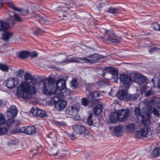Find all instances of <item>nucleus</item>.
<instances>
[{"instance_id": "f257e3e1", "label": "nucleus", "mask_w": 160, "mask_h": 160, "mask_svg": "<svg viewBox=\"0 0 160 160\" xmlns=\"http://www.w3.org/2000/svg\"><path fill=\"white\" fill-rule=\"evenodd\" d=\"M38 82V79L33 76L31 79L32 85L28 82H22L17 88V95L19 98H29L31 95L36 93L37 89L35 86Z\"/></svg>"}, {"instance_id": "f03ea898", "label": "nucleus", "mask_w": 160, "mask_h": 160, "mask_svg": "<svg viewBox=\"0 0 160 160\" xmlns=\"http://www.w3.org/2000/svg\"><path fill=\"white\" fill-rule=\"evenodd\" d=\"M151 124L150 116L147 114L145 116H142V125L140 129L137 131L135 137L139 138L140 136L149 138V133L151 131L149 125Z\"/></svg>"}, {"instance_id": "7ed1b4c3", "label": "nucleus", "mask_w": 160, "mask_h": 160, "mask_svg": "<svg viewBox=\"0 0 160 160\" xmlns=\"http://www.w3.org/2000/svg\"><path fill=\"white\" fill-rule=\"evenodd\" d=\"M57 88L53 92L58 95L59 97H64L69 95L70 92L69 89L66 88L65 81L61 79L58 80L56 83Z\"/></svg>"}, {"instance_id": "20e7f679", "label": "nucleus", "mask_w": 160, "mask_h": 160, "mask_svg": "<svg viewBox=\"0 0 160 160\" xmlns=\"http://www.w3.org/2000/svg\"><path fill=\"white\" fill-rule=\"evenodd\" d=\"M43 83L42 91L43 93L46 95H51L52 92L51 91L52 88L53 84L54 82V79L52 78L46 79L45 80H42L40 81L39 83Z\"/></svg>"}, {"instance_id": "39448f33", "label": "nucleus", "mask_w": 160, "mask_h": 160, "mask_svg": "<svg viewBox=\"0 0 160 160\" xmlns=\"http://www.w3.org/2000/svg\"><path fill=\"white\" fill-rule=\"evenodd\" d=\"M103 58L104 57L96 53L94 54L90 55L86 57L78 58V60H80V61H83L84 62L92 63L96 62L98 60Z\"/></svg>"}, {"instance_id": "423d86ee", "label": "nucleus", "mask_w": 160, "mask_h": 160, "mask_svg": "<svg viewBox=\"0 0 160 160\" xmlns=\"http://www.w3.org/2000/svg\"><path fill=\"white\" fill-rule=\"evenodd\" d=\"M129 115V111L128 109H122L117 113V118L120 121L126 120Z\"/></svg>"}, {"instance_id": "0eeeda50", "label": "nucleus", "mask_w": 160, "mask_h": 160, "mask_svg": "<svg viewBox=\"0 0 160 160\" xmlns=\"http://www.w3.org/2000/svg\"><path fill=\"white\" fill-rule=\"evenodd\" d=\"M58 59L60 63H79L80 60L78 58H68L65 54H62L58 57Z\"/></svg>"}, {"instance_id": "6e6552de", "label": "nucleus", "mask_w": 160, "mask_h": 160, "mask_svg": "<svg viewBox=\"0 0 160 160\" xmlns=\"http://www.w3.org/2000/svg\"><path fill=\"white\" fill-rule=\"evenodd\" d=\"M120 80L121 83L126 85L127 89L129 87V84L133 81L131 77L126 74H121L120 76Z\"/></svg>"}, {"instance_id": "1a4fd4ad", "label": "nucleus", "mask_w": 160, "mask_h": 160, "mask_svg": "<svg viewBox=\"0 0 160 160\" xmlns=\"http://www.w3.org/2000/svg\"><path fill=\"white\" fill-rule=\"evenodd\" d=\"M51 148L50 152L51 154L53 155H56L60 154H62V156H65L67 154V151L65 150L63 148H61L60 150L58 151V149L56 145H52L50 146Z\"/></svg>"}, {"instance_id": "9d476101", "label": "nucleus", "mask_w": 160, "mask_h": 160, "mask_svg": "<svg viewBox=\"0 0 160 160\" xmlns=\"http://www.w3.org/2000/svg\"><path fill=\"white\" fill-rule=\"evenodd\" d=\"M73 132L76 133L78 136L81 134H87L88 131L82 126L80 125L74 124L72 126Z\"/></svg>"}, {"instance_id": "9b49d317", "label": "nucleus", "mask_w": 160, "mask_h": 160, "mask_svg": "<svg viewBox=\"0 0 160 160\" xmlns=\"http://www.w3.org/2000/svg\"><path fill=\"white\" fill-rule=\"evenodd\" d=\"M113 34L112 32H111L109 31L106 30L105 31L104 37H100L102 39L104 38L106 41H110L115 43H119L120 41L118 40L113 38L112 36Z\"/></svg>"}, {"instance_id": "f8f14e48", "label": "nucleus", "mask_w": 160, "mask_h": 160, "mask_svg": "<svg viewBox=\"0 0 160 160\" xmlns=\"http://www.w3.org/2000/svg\"><path fill=\"white\" fill-rule=\"evenodd\" d=\"M19 82V80L17 78L9 77L5 81V83L8 88L12 89L16 87Z\"/></svg>"}, {"instance_id": "ddd939ff", "label": "nucleus", "mask_w": 160, "mask_h": 160, "mask_svg": "<svg viewBox=\"0 0 160 160\" xmlns=\"http://www.w3.org/2000/svg\"><path fill=\"white\" fill-rule=\"evenodd\" d=\"M56 98H53V101L55 103V109L57 111H61L63 110L66 107L67 102L63 100H59L58 98H56L58 99V101L55 99Z\"/></svg>"}, {"instance_id": "4468645a", "label": "nucleus", "mask_w": 160, "mask_h": 160, "mask_svg": "<svg viewBox=\"0 0 160 160\" xmlns=\"http://www.w3.org/2000/svg\"><path fill=\"white\" fill-rule=\"evenodd\" d=\"M33 115L36 117H43L46 116L45 111L42 109H38L37 108H32L31 111Z\"/></svg>"}, {"instance_id": "2eb2a0df", "label": "nucleus", "mask_w": 160, "mask_h": 160, "mask_svg": "<svg viewBox=\"0 0 160 160\" xmlns=\"http://www.w3.org/2000/svg\"><path fill=\"white\" fill-rule=\"evenodd\" d=\"M13 13V15H10L8 18V21L11 24H14L16 21L19 22H21L22 21V19L18 14L16 13Z\"/></svg>"}, {"instance_id": "dca6fc26", "label": "nucleus", "mask_w": 160, "mask_h": 160, "mask_svg": "<svg viewBox=\"0 0 160 160\" xmlns=\"http://www.w3.org/2000/svg\"><path fill=\"white\" fill-rule=\"evenodd\" d=\"M78 109L76 107L71 106L67 108L65 112L68 115L74 116L78 113Z\"/></svg>"}, {"instance_id": "f3484780", "label": "nucleus", "mask_w": 160, "mask_h": 160, "mask_svg": "<svg viewBox=\"0 0 160 160\" xmlns=\"http://www.w3.org/2000/svg\"><path fill=\"white\" fill-rule=\"evenodd\" d=\"M17 110L15 106H12L7 111V116L10 118H13L17 115Z\"/></svg>"}, {"instance_id": "a211bd4d", "label": "nucleus", "mask_w": 160, "mask_h": 160, "mask_svg": "<svg viewBox=\"0 0 160 160\" xmlns=\"http://www.w3.org/2000/svg\"><path fill=\"white\" fill-rule=\"evenodd\" d=\"M128 95L127 92L126 90H122L118 92L117 96L120 100L126 101Z\"/></svg>"}, {"instance_id": "6ab92c4d", "label": "nucleus", "mask_w": 160, "mask_h": 160, "mask_svg": "<svg viewBox=\"0 0 160 160\" xmlns=\"http://www.w3.org/2000/svg\"><path fill=\"white\" fill-rule=\"evenodd\" d=\"M100 93L97 91L92 92L90 93L89 96V98H91L93 102L94 101H96L98 102V100L96 99L95 98L100 96Z\"/></svg>"}, {"instance_id": "aec40b11", "label": "nucleus", "mask_w": 160, "mask_h": 160, "mask_svg": "<svg viewBox=\"0 0 160 160\" xmlns=\"http://www.w3.org/2000/svg\"><path fill=\"white\" fill-rule=\"evenodd\" d=\"M94 103L91 98H89V97L87 99L85 98L82 99V104L84 106H91V105H94Z\"/></svg>"}, {"instance_id": "412c9836", "label": "nucleus", "mask_w": 160, "mask_h": 160, "mask_svg": "<svg viewBox=\"0 0 160 160\" xmlns=\"http://www.w3.org/2000/svg\"><path fill=\"white\" fill-rule=\"evenodd\" d=\"M9 28L8 23L0 20V31H4L8 30Z\"/></svg>"}, {"instance_id": "4be33fe9", "label": "nucleus", "mask_w": 160, "mask_h": 160, "mask_svg": "<svg viewBox=\"0 0 160 160\" xmlns=\"http://www.w3.org/2000/svg\"><path fill=\"white\" fill-rule=\"evenodd\" d=\"M102 105L99 104L94 107L93 108V110L94 114L96 115H98L102 112Z\"/></svg>"}, {"instance_id": "5701e85b", "label": "nucleus", "mask_w": 160, "mask_h": 160, "mask_svg": "<svg viewBox=\"0 0 160 160\" xmlns=\"http://www.w3.org/2000/svg\"><path fill=\"white\" fill-rule=\"evenodd\" d=\"M104 70L106 71L110 72L112 76L118 74L117 70L114 68L106 67L105 68Z\"/></svg>"}, {"instance_id": "b1692460", "label": "nucleus", "mask_w": 160, "mask_h": 160, "mask_svg": "<svg viewBox=\"0 0 160 160\" xmlns=\"http://www.w3.org/2000/svg\"><path fill=\"white\" fill-rule=\"evenodd\" d=\"M29 52L26 51H22L19 53L18 57L22 59H24L29 57Z\"/></svg>"}, {"instance_id": "393cba45", "label": "nucleus", "mask_w": 160, "mask_h": 160, "mask_svg": "<svg viewBox=\"0 0 160 160\" xmlns=\"http://www.w3.org/2000/svg\"><path fill=\"white\" fill-rule=\"evenodd\" d=\"M13 33L9 32H4L2 34V38L4 40H8L12 36Z\"/></svg>"}, {"instance_id": "a878e982", "label": "nucleus", "mask_w": 160, "mask_h": 160, "mask_svg": "<svg viewBox=\"0 0 160 160\" xmlns=\"http://www.w3.org/2000/svg\"><path fill=\"white\" fill-rule=\"evenodd\" d=\"M26 134L31 135L35 134L36 132V129L34 127H27Z\"/></svg>"}, {"instance_id": "bb28decb", "label": "nucleus", "mask_w": 160, "mask_h": 160, "mask_svg": "<svg viewBox=\"0 0 160 160\" xmlns=\"http://www.w3.org/2000/svg\"><path fill=\"white\" fill-rule=\"evenodd\" d=\"M12 70V69L6 64H0V70L3 72H8L9 70Z\"/></svg>"}, {"instance_id": "cd10ccee", "label": "nucleus", "mask_w": 160, "mask_h": 160, "mask_svg": "<svg viewBox=\"0 0 160 160\" xmlns=\"http://www.w3.org/2000/svg\"><path fill=\"white\" fill-rule=\"evenodd\" d=\"M59 17L62 19L66 20L68 13L64 10H60L59 12Z\"/></svg>"}, {"instance_id": "c85d7f7f", "label": "nucleus", "mask_w": 160, "mask_h": 160, "mask_svg": "<svg viewBox=\"0 0 160 160\" xmlns=\"http://www.w3.org/2000/svg\"><path fill=\"white\" fill-rule=\"evenodd\" d=\"M120 10L117 8H114L111 7L109 8L107 11L110 13L116 15L117 13H119Z\"/></svg>"}, {"instance_id": "c756f323", "label": "nucleus", "mask_w": 160, "mask_h": 160, "mask_svg": "<svg viewBox=\"0 0 160 160\" xmlns=\"http://www.w3.org/2000/svg\"><path fill=\"white\" fill-rule=\"evenodd\" d=\"M122 128L121 125H119L114 128L113 129V132L117 136H119L121 132Z\"/></svg>"}, {"instance_id": "7c9ffc66", "label": "nucleus", "mask_w": 160, "mask_h": 160, "mask_svg": "<svg viewBox=\"0 0 160 160\" xmlns=\"http://www.w3.org/2000/svg\"><path fill=\"white\" fill-rule=\"evenodd\" d=\"M152 155L154 157H157L160 155V148H156L152 153Z\"/></svg>"}, {"instance_id": "2f4dec72", "label": "nucleus", "mask_w": 160, "mask_h": 160, "mask_svg": "<svg viewBox=\"0 0 160 160\" xmlns=\"http://www.w3.org/2000/svg\"><path fill=\"white\" fill-rule=\"evenodd\" d=\"M138 97V95L137 94H128L126 101L135 100Z\"/></svg>"}, {"instance_id": "473e14b6", "label": "nucleus", "mask_w": 160, "mask_h": 160, "mask_svg": "<svg viewBox=\"0 0 160 160\" xmlns=\"http://www.w3.org/2000/svg\"><path fill=\"white\" fill-rule=\"evenodd\" d=\"M8 131V129L6 127H0V136L6 134Z\"/></svg>"}, {"instance_id": "72a5a7b5", "label": "nucleus", "mask_w": 160, "mask_h": 160, "mask_svg": "<svg viewBox=\"0 0 160 160\" xmlns=\"http://www.w3.org/2000/svg\"><path fill=\"white\" fill-rule=\"evenodd\" d=\"M5 123L7 126L10 127L12 126L15 122L12 118H9L6 122H5Z\"/></svg>"}, {"instance_id": "f704fd0d", "label": "nucleus", "mask_w": 160, "mask_h": 160, "mask_svg": "<svg viewBox=\"0 0 160 160\" xmlns=\"http://www.w3.org/2000/svg\"><path fill=\"white\" fill-rule=\"evenodd\" d=\"M92 115L91 113H89L87 119V123L90 125H92L93 123V121L92 120Z\"/></svg>"}, {"instance_id": "c9c22d12", "label": "nucleus", "mask_w": 160, "mask_h": 160, "mask_svg": "<svg viewBox=\"0 0 160 160\" xmlns=\"http://www.w3.org/2000/svg\"><path fill=\"white\" fill-rule=\"evenodd\" d=\"M153 113L156 115L157 117H159L160 116V108L158 107H157L155 108L153 111Z\"/></svg>"}, {"instance_id": "e433bc0d", "label": "nucleus", "mask_w": 160, "mask_h": 160, "mask_svg": "<svg viewBox=\"0 0 160 160\" xmlns=\"http://www.w3.org/2000/svg\"><path fill=\"white\" fill-rule=\"evenodd\" d=\"M17 12H21L22 14L24 15H28L29 13V11L28 9H22L21 8H18Z\"/></svg>"}, {"instance_id": "4c0bfd02", "label": "nucleus", "mask_w": 160, "mask_h": 160, "mask_svg": "<svg viewBox=\"0 0 160 160\" xmlns=\"http://www.w3.org/2000/svg\"><path fill=\"white\" fill-rule=\"evenodd\" d=\"M134 112H135V115L137 116H141L142 117V116H145L147 115H141V113L140 112V110L139 108H136L134 110Z\"/></svg>"}, {"instance_id": "58836bf2", "label": "nucleus", "mask_w": 160, "mask_h": 160, "mask_svg": "<svg viewBox=\"0 0 160 160\" xmlns=\"http://www.w3.org/2000/svg\"><path fill=\"white\" fill-rule=\"evenodd\" d=\"M68 136L70 138L71 140H74L78 137V136L76 133L73 132V133L72 134H68Z\"/></svg>"}, {"instance_id": "ea45409f", "label": "nucleus", "mask_w": 160, "mask_h": 160, "mask_svg": "<svg viewBox=\"0 0 160 160\" xmlns=\"http://www.w3.org/2000/svg\"><path fill=\"white\" fill-rule=\"evenodd\" d=\"M8 6L12 9L15 11H17L18 8H16L15 7L14 4L12 2H9L7 3Z\"/></svg>"}, {"instance_id": "a19ab883", "label": "nucleus", "mask_w": 160, "mask_h": 160, "mask_svg": "<svg viewBox=\"0 0 160 160\" xmlns=\"http://www.w3.org/2000/svg\"><path fill=\"white\" fill-rule=\"evenodd\" d=\"M152 27L155 30L160 31V25L158 23L154 22L153 23Z\"/></svg>"}, {"instance_id": "79ce46f5", "label": "nucleus", "mask_w": 160, "mask_h": 160, "mask_svg": "<svg viewBox=\"0 0 160 160\" xmlns=\"http://www.w3.org/2000/svg\"><path fill=\"white\" fill-rule=\"evenodd\" d=\"M5 117L2 113H0V124H2L5 122Z\"/></svg>"}, {"instance_id": "37998d69", "label": "nucleus", "mask_w": 160, "mask_h": 160, "mask_svg": "<svg viewBox=\"0 0 160 160\" xmlns=\"http://www.w3.org/2000/svg\"><path fill=\"white\" fill-rule=\"evenodd\" d=\"M32 77L30 73L27 72L24 75L25 80L26 81L31 80Z\"/></svg>"}, {"instance_id": "c03bdc74", "label": "nucleus", "mask_w": 160, "mask_h": 160, "mask_svg": "<svg viewBox=\"0 0 160 160\" xmlns=\"http://www.w3.org/2000/svg\"><path fill=\"white\" fill-rule=\"evenodd\" d=\"M117 113L114 112L112 113L110 116V119L112 120H115L117 118Z\"/></svg>"}, {"instance_id": "a18cd8bd", "label": "nucleus", "mask_w": 160, "mask_h": 160, "mask_svg": "<svg viewBox=\"0 0 160 160\" xmlns=\"http://www.w3.org/2000/svg\"><path fill=\"white\" fill-rule=\"evenodd\" d=\"M34 17L39 22L42 20V17L39 14H35L34 15Z\"/></svg>"}, {"instance_id": "49530a36", "label": "nucleus", "mask_w": 160, "mask_h": 160, "mask_svg": "<svg viewBox=\"0 0 160 160\" xmlns=\"http://www.w3.org/2000/svg\"><path fill=\"white\" fill-rule=\"evenodd\" d=\"M29 56L32 58H36L38 56V54L36 52H29Z\"/></svg>"}, {"instance_id": "de8ad7c7", "label": "nucleus", "mask_w": 160, "mask_h": 160, "mask_svg": "<svg viewBox=\"0 0 160 160\" xmlns=\"http://www.w3.org/2000/svg\"><path fill=\"white\" fill-rule=\"evenodd\" d=\"M126 128L130 130V131H132L135 128V125L133 124H131L126 126Z\"/></svg>"}, {"instance_id": "09e8293b", "label": "nucleus", "mask_w": 160, "mask_h": 160, "mask_svg": "<svg viewBox=\"0 0 160 160\" xmlns=\"http://www.w3.org/2000/svg\"><path fill=\"white\" fill-rule=\"evenodd\" d=\"M43 32V31L42 30L40 29H38L35 32L34 34L36 36H38L41 34Z\"/></svg>"}, {"instance_id": "8fccbe9b", "label": "nucleus", "mask_w": 160, "mask_h": 160, "mask_svg": "<svg viewBox=\"0 0 160 160\" xmlns=\"http://www.w3.org/2000/svg\"><path fill=\"white\" fill-rule=\"evenodd\" d=\"M145 83L148 84L146 79H145V80L142 82L140 84L141 88H143L144 89H146L147 88V86L144 85Z\"/></svg>"}, {"instance_id": "3c124183", "label": "nucleus", "mask_w": 160, "mask_h": 160, "mask_svg": "<svg viewBox=\"0 0 160 160\" xmlns=\"http://www.w3.org/2000/svg\"><path fill=\"white\" fill-rule=\"evenodd\" d=\"M77 83L76 80H74L72 81L71 82V86L75 88L76 87Z\"/></svg>"}, {"instance_id": "603ef678", "label": "nucleus", "mask_w": 160, "mask_h": 160, "mask_svg": "<svg viewBox=\"0 0 160 160\" xmlns=\"http://www.w3.org/2000/svg\"><path fill=\"white\" fill-rule=\"evenodd\" d=\"M27 127H22V128H20L19 129V131L20 132L25 133L26 134V132H27Z\"/></svg>"}, {"instance_id": "864d4df0", "label": "nucleus", "mask_w": 160, "mask_h": 160, "mask_svg": "<svg viewBox=\"0 0 160 160\" xmlns=\"http://www.w3.org/2000/svg\"><path fill=\"white\" fill-rule=\"evenodd\" d=\"M159 49L155 47L152 48L149 50V52L151 53H152L153 52L158 51Z\"/></svg>"}, {"instance_id": "5fc2aeb1", "label": "nucleus", "mask_w": 160, "mask_h": 160, "mask_svg": "<svg viewBox=\"0 0 160 160\" xmlns=\"http://www.w3.org/2000/svg\"><path fill=\"white\" fill-rule=\"evenodd\" d=\"M112 78L114 79V82H117L118 80V74L115 75L113 76Z\"/></svg>"}, {"instance_id": "6e6d98bb", "label": "nucleus", "mask_w": 160, "mask_h": 160, "mask_svg": "<svg viewBox=\"0 0 160 160\" xmlns=\"http://www.w3.org/2000/svg\"><path fill=\"white\" fill-rule=\"evenodd\" d=\"M9 142L11 144H16L19 142L18 140L17 139L9 141Z\"/></svg>"}, {"instance_id": "4d7b16f0", "label": "nucleus", "mask_w": 160, "mask_h": 160, "mask_svg": "<svg viewBox=\"0 0 160 160\" xmlns=\"http://www.w3.org/2000/svg\"><path fill=\"white\" fill-rule=\"evenodd\" d=\"M55 124L57 126H63L64 124V123L62 122L56 121L55 122Z\"/></svg>"}, {"instance_id": "13d9d810", "label": "nucleus", "mask_w": 160, "mask_h": 160, "mask_svg": "<svg viewBox=\"0 0 160 160\" xmlns=\"http://www.w3.org/2000/svg\"><path fill=\"white\" fill-rule=\"evenodd\" d=\"M4 3L3 0H0V7H1Z\"/></svg>"}, {"instance_id": "bf43d9fd", "label": "nucleus", "mask_w": 160, "mask_h": 160, "mask_svg": "<svg viewBox=\"0 0 160 160\" xmlns=\"http://www.w3.org/2000/svg\"><path fill=\"white\" fill-rule=\"evenodd\" d=\"M150 94V93L149 91L148 92L146 93V96H149Z\"/></svg>"}, {"instance_id": "052dcab7", "label": "nucleus", "mask_w": 160, "mask_h": 160, "mask_svg": "<svg viewBox=\"0 0 160 160\" xmlns=\"http://www.w3.org/2000/svg\"><path fill=\"white\" fill-rule=\"evenodd\" d=\"M23 72V71L22 70H20L19 71V72H18V74H21Z\"/></svg>"}, {"instance_id": "680f3d73", "label": "nucleus", "mask_w": 160, "mask_h": 160, "mask_svg": "<svg viewBox=\"0 0 160 160\" xmlns=\"http://www.w3.org/2000/svg\"><path fill=\"white\" fill-rule=\"evenodd\" d=\"M157 86L158 88H160V80L158 83Z\"/></svg>"}, {"instance_id": "e2e57ef3", "label": "nucleus", "mask_w": 160, "mask_h": 160, "mask_svg": "<svg viewBox=\"0 0 160 160\" xmlns=\"http://www.w3.org/2000/svg\"><path fill=\"white\" fill-rule=\"evenodd\" d=\"M51 132L49 134V135H48V137L49 138H52L53 136H51Z\"/></svg>"}, {"instance_id": "0e129e2a", "label": "nucleus", "mask_w": 160, "mask_h": 160, "mask_svg": "<svg viewBox=\"0 0 160 160\" xmlns=\"http://www.w3.org/2000/svg\"><path fill=\"white\" fill-rule=\"evenodd\" d=\"M151 82H152L153 83V85H154V80H152H152H151Z\"/></svg>"}, {"instance_id": "69168bd1", "label": "nucleus", "mask_w": 160, "mask_h": 160, "mask_svg": "<svg viewBox=\"0 0 160 160\" xmlns=\"http://www.w3.org/2000/svg\"><path fill=\"white\" fill-rule=\"evenodd\" d=\"M2 103V102L1 100H0V105Z\"/></svg>"}, {"instance_id": "338daca9", "label": "nucleus", "mask_w": 160, "mask_h": 160, "mask_svg": "<svg viewBox=\"0 0 160 160\" xmlns=\"http://www.w3.org/2000/svg\"><path fill=\"white\" fill-rule=\"evenodd\" d=\"M52 137V138H55V136H54V135H53V136Z\"/></svg>"}, {"instance_id": "774afa93", "label": "nucleus", "mask_w": 160, "mask_h": 160, "mask_svg": "<svg viewBox=\"0 0 160 160\" xmlns=\"http://www.w3.org/2000/svg\"><path fill=\"white\" fill-rule=\"evenodd\" d=\"M69 5V4H67L66 5Z\"/></svg>"}]
</instances>
